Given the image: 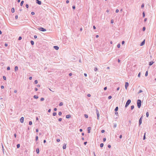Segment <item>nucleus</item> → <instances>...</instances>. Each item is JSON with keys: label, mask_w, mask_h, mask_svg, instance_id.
Here are the masks:
<instances>
[{"label": "nucleus", "mask_w": 156, "mask_h": 156, "mask_svg": "<svg viewBox=\"0 0 156 156\" xmlns=\"http://www.w3.org/2000/svg\"><path fill=\"white\" fill-rule=\"evenodd\" d=\"M62 118H59V119H58V121H62Z\"/></svg>", "instance_id": "48"}, {"label": "nucleus", "mask_w": 156, "mask_h": 156, "mask_svg": "<svg viewBox=\"0 0 156 156\" xmlns=\"http://www.w3.org/2000/svg\"><path fill=\"white\" fill-rule=\"evenodd\" d=\"M143 17H144L145 16V14L144 12H143Z\"/></svg>", "instance_id": "29"}, {"label": "nucleus", "mask_w": 156, "mask_h": 156, "mask_svg": "<svg viewBox=\"0 0 156 156\" xmlns=\"http://www.w3.org/2000/svg\"><path fill=\"white\" fill-rule=\"evenodd\" d=\"M7 69L8 70H9L10 69V68L9 67H8L7 68Z\"/></svg>", "instance_id": "47"}, {"label": "nucleus", "mask_w": 156, "mask_h": 156, "mask_svg": "<svg viewBox=\"0 0 156 156\" xmlns=\"http://www.w3.org/2000/svg\"><path fill=\"white\" fill-rule=\"evenodd\" d=\"M154 63V62H153V61H151L149 62V65L150 66L152 65Z\"/></svg>", "instance_id": "11"}, {"label": "nucleus", "mask_w": 156, "mask_h": 156, "mask_svg": "<svg viewBox=\"0 0 156 156\" xmlns=\"http://www.w3.org/2000/svg\"><path fill=\"white\" fill-rule=\"evenodd\" d=\"M142 116L140 119L139 120V124L140 125L142 123Z\"/></svg>", "instance_id": "5"}, {"label": "nucleus", "mask_w": 156, "mask_h": 156, "mask_svg": "<svg viewBox=\"0 0 156 156\" xmlns=\"http://www.w3.org/2000/svg\"><path fill=\"white\" fill-rule=\"evenodd\" d=\"M34 98H35V99H37L38 98V97L37 96H36V95H34Z\"/></svg>", "instance_id": "18"}, {"label": "nucleus", "mask_w": 156, "mask_h": 156, "mask_svg": "<svg viewBox=\"0 0 156 156\" xmlns=\"http://www.w3.org/2000/svg\"><path fill=\"white\" fill-rule=\"evenodd\" d=\"M140 73H139L138 74V77H140Z\"/></svg>", "instance_id": "44"}, {"label": "nucleus", "mask_w": 156, "mask_h": 156, "mask_svg": "<svg viewBox=\"0 0 156 156\" xmlns=\"http://www.w3.org/2000/svg\"><path fill=\"white\" fill-rule=\"evenodd\" d=\"M57 114V113H56V112H54L53 113V115L54 116H55Z\"/></svg>", "instance_id": "26"}, {"label": "nucleus", "mask_w": 156, "mask_h": 156, "mask_svg": "<svg viewBox=\"0 0 156 156\" xmlns=\"http://www.w3.org/2000/svg\"><path fill=\"white\" fill-rule=\"evenodd\" d=\"M38 30L42 31H46V30L42 27H40L38 28Z\"/></svg>", "instance_id": "3"}, {"label": "nucleus", "mask_w": 156, "mask_h": 156, "mask_svg": "<svg viewBox=\"0 0 156 156\" xmlns=\"http://www.w3.org/2000/svg\"><path fill=\"white\" fill-rule=\"evenodd\" d=\"M120 47V44H118L117 45V47L118 48H119Z\"/></svg>", "instance_id": "32"}, {"label": "nucleus", "mask_w": 156, "mask_h": 156, "mask_svg": "<svg viewBox=\"0 0 156 156\" xmlns=\"http://www.w3.org/2000/svg\"><path fill=\"white\" fill-rule=\"evenodd\" d=\"M116 13H118L119 12V10L118 9H116L115 11Z\"/></svg>", "instance_id": "45"}, {"label": "nucleus", "mask_w": 156, "mask_h": 156, "mask_svg": "<svg viewBox=\"0 0 156 156\" xmlns=\"http://www.w3.org/2000/svg\"><path fill=\"white\" fill-rule=\"evenodd\" d=\"M3 78L4 80H6V77L5 76H3Z\"/></svg>", "instance_id": "39"}, {"label": "nucleus", "mask_w": 156, "mask_h": 156, "mask_svg": "<svg viewBox=\"0 0 156 156\" xmlns=\"http://www.w3.org/2000/svg\"><path fill=\"white\" fill-rule=\"evenodd\" d=\"M87 96H88V97H90L91 96V95H90V94H88V95H87Z\"/></svg>", "instance_id": "58"}, {"label": "nucleus", "mask_w": 156, "mask_h": 156, "mask_svg": "<svg viewBox=\"0 0 156 156\" xmlns=\"http://www.w3.org/2000/svg\"><path fill=\"white\" fill-rule=\"evenodd\" d=\"M1 88L2 89H3L4 88V86H1Z\"/></svg>", "instance_id": "55"}, {"label": "nucleus", "mask_w": 156, "mask_h": 156, "mask_svg": "<svg viewBox=\"0 0 156 156\" xmlns=\"http://www.w3.org/2000/svg\"><path fill=\"white\" fill-rule=\"evenodd\" d=\"M146 116L147 117H148L149 113L148 112H147L146 114Z\"/></svg>", "instance_id": "21"}, {"label": "nucleus", "mask_w": 156, "mask_h": 156, "mask_svg": "<svg viewBox=\"0 0 156 156\" xmlns=\"http://www.w3.org/2000/svg\"><path fill=\"white\" fill-rule=\"evenodd\" d=\"M44 100V98H41V101H43Z\"/></svg>", "instance_id": "42"}, {"label": "nucleus", "mask_w": 156, "mask_h": 156, "mask_svg": "<svg viewBox=\"0 0 156 156\" xmlns=\"http://www.w3.org/2000/svg\"><path fill=\"white\" fill-rule=\"evenodd\" d=\"M112 97L111 96H110L108 97V98L109 99H111L112 98Z\"/></svg>", "instance_id": "37"}, {"label": "nucleus", "mask_w": 156, "mask_h": 156, "mask_svg": "<svg viewBox=\"0 0 156 156\" xmlns=\"http://www.w3.org/2000/svg\"><path fill=\"white\" fill-rule=\"evenodd\" d=\"M60 141V140L59 139H58L57 140V141L58 142H59Z\"/></svg>", "instance_id": "56"}, {"label": "nucleus", "mask_w": 156, "mask_h": 156, "mask_svg": "<svg viewBox=\"0 0 156 156\" xmlns=\"http://www.w3.org/2000/svg\"><path fill=\"white\" fill-rule=\"evenodd\" d=\"M118 107H116V108L115 109V111H118Z\"/></svg>", "instance_id": "28"}, {"label": "nucleus", "mask_w": 156, "mask_h": 156, "mask_svg": "<svg viewBox=\"0 0 156 156\" xmlns=\"http://www.w3.org/2000/svg\"><path fill=\"white\" fill-rule=\"evenodd\" d=\"M145 40H144L143 41H142L141 42V44H140V46H143V45L144 44H145Z\"/></svg>", "instance_id": "9"}, {"label": "nucleus", "mask_w": 156, "mask_h": 156, "mask_svg": "<svg viewBox=\"0 0 156 156\" xmlns=\"http://www.w3.org/2000/svg\"><path fill=\"white\" fill-rule=\"evenodd\" d=\"M11 11L12 13H13L15 12V9L13 8H12L11 9Z\"/></svg>", "instance_id": "16"}, {"label": "nucleus", "mask_w": 156, "mask_h": 156, "mask_svg": "<svg viewBox=\"0 0 156 156\" xmlns=\"http://www.w3.org/2000/svg\"><path fill=\"white\" fill-rule=\"evenodd\" d=\"M20 144H18L17 145V148H19L20 147Z\"/></svg>", "instance_id": "27"}, {"label": "nucleus", "mask_w": 156, "mask_h": 156, "mask_svg": "<svg viewBox=\"0 0 156 156\" xmlns=\"http://www.w3.org/2000/svg\"><path fill=\"white\" fill-rule=\"evenodd\" d=\"M26 6L27 8H28L29 7V5L28 4H26Z\"/></svg>", "instance_id": "41"}, {"label": "nucleus", "mask_w": 156, "mask_h": 156, "mask_svg": "<svg viewBox=\"0 0 156 156\" xmlns=\"http://www.w3.org/2000/svg\"><path fill=\"white\" fill-rule=\"evenodd\" d=\"M69 75L70 76H71L72 75V73H70L69 74Z\"/></svg>", "instance_id": "64"}, {"label": "nucleus", "mask_w": 156, "mask_h": 156, "mask_svg": "<svg viewBox=\"0 0 156 156\" xmlns=\"http://www.w3.org/2000/svg\"><path fill=\"white\" fill-rule=\"evenodd\" d=\"M38 140V137L37 136H36V140L37 141Z\"/></svg>", "instance_id": "35"}, {"label": "nucleus", "mask_w": 156, "mask_h": 156, "mask_svg": "<svg viewBox=\"0 0 156 156\" xmlns=\"http://www.w3.org/2000/svg\"><path fill=\"white\" fill-rule=\"evenodd\" d=\"M107 89V87H105L104 88V90H106Z\"/></svg>", "instance_id": "61"}, {"label": "nucleus", "mask_w": 156, "mask_h": 156, "mask_svg": "<svg viewBox=\"0 0 156 156\" xmlns=\"http://www.w3.org/2000/svg\"><path fill=\"white\" fill-rule=\"evenodd\" d=\"M131 102V100L129 99L127 101L126 103V104L125 106V107L126 108V107H127L128 106V105Z\"/></svg>", "instance_id": "2"}, {"label": "nucleus", "mask_w": 156, "mask_h": 156, "mask_svg": "<svg viewBox=\"0 0 156 156\" xmlns=\"http://www.w3.org/2000/svg\"><path fill=\"white\" fill-rule=\"evenodd\" d=\"M134 108V106L133 105H132L131 106V110H133Z\"/></svg>", "instance_id": "25"}, {"label": "nucleus", "mask_w": 156, "mask_h": 156, "mask_svg": "<svg viewBox=\"0 0 156 156\" xmlns=\"http://www.w3.org/2000/svg\"><path fill=\"white\" fill-rule=\"evenodd\" d=\"M91 129V128L90 127H89L88 128V133H90V130Z\"/></svg>", "instance_id": "13"}, {"label": "nucleus", "mask_w": 156, "mask_h": 156, "mask_svg": "<svg viewBox=\"0 0 156 156\" xmlns=\"http://www.w3.org/2000/svg\"><path fill=\"white\" fill-rule=\"evenodd\" d=\"M101 132L102 133H104L105 132V130H102Z\"/></svg>", "instance_id": "52"}, {"label": "nucleus", "mask_w": 156, "mask_h": 156, "mask_svg": "<svg viewBox=\"0 0 156 156\" xmlns=\"http://www.w3.org/2000/svg\"><path fill=\"white\" fill-rule=\"evenodd\" d=\"M32 77L30 76V77L29 78V80H31L32 79Z\"/></svg>", "instance_id": "59"}, {"label": "nucleus", "mask_w": 156, "mask_h": 156, "mask_svg": "<svg viewBox=\"0 0 156 156\" xmlns=\"http://www.w3.org/2000/svg\"><path fill=\"white\" fill-rule=\"evenodd\" d=\"M71 117V115H66V118L67 119H69Z\"/></svg>", "instance_id": "8"}, {"label": "nucleus", "mask_w": 156, "mask_h": 156, "mask_svg": "<svg viewBox=\"0 0 156 156\" xmlns=\"http://www.w3.org/2000/svg\"><path fill=\"white\" fill-rule=\"evenodd\" d=\"M63 149H65L66 148V145L65 144L63 146Z\"/></svg>", "instance_id": "17"}, {"label": "nucleus", "mask_w": 156, "mask_h": 156, "mask_svg": "<svg viewBox=\"0 0 156 156\" xmlns=\"http://www.w3.org/2000/svg\"><path fill=\"white\" fill-rule=\"evenodd\" d=\"M5 46L6 47V46H7L8 44H6V43H5Z\"/></svg>", "instance_id": "63"}, {"label": "nucleus", "mask_w": 156, "mask_h": 156, "mask_svg": "<svg viewBox=\"0 0 156 156\" xmlns=\"http://www.w3.org/2000/svg\"><path fill=\"white\" fill-rule=\"evenodd\" d=\"M145 75L146 76H147L148 75V72L147 71L146 72Z\"/></svg>", "instance_id": "34"}, {"label": "nucleus", "mask_w": 156, "mask_h": 156, "mask_svg": "<svg viewBox=\"0 0 156 156\" xmlns=\"http://www.w3.org/2000/svg\"><path fill=\"white\" fill-rule=\"evenodd\" d=\"M18 70V67L17 66H16L15 67V71H17Z\"/></svg>", "instance_id": "14"}, {"label": "nucleus", "mask_w": 156, "mask_h": 156, "mask_svg": "<svg viewBox=\"0 0 156 156\" xmlns=\"http://www.w3.org/2000/svg\"><path fill=\"white\" fill-rule=\"evenodd\" d=\"M103 141L104 142L105 141H106V138H104L103 139Z\"/></svg>", "instance_id": "53"}, {"label": "nucleus", "mask_w": 156, "mask_h": 156, "mask_svg": "<svg viewBox=\"0 0 156 156\" xmlns=\"http://www.w3.org/2000/svg\"><path fill=\"white\" fill-rule=\"evenodd\" d=\"M31 14L32 15H34V12H31Z\"/></svg>", "instance_id": "50"}, {"label": "nucleus", "mask_w": 156, "mask_h": 156, "mask_svg": "<svg viewBox=\"0 0 156 156\" xmlns=\"http://www.w3.org/2000/svg\"><path fill=\"white\" fill-rule=\"evenodd\" d=\"M23 2H24L23 1H22L21 2V3H20V5L21 6H22L23 3Z\"/></svg>", "instance_id": "23"}, {"label": "nucleus", "mask_w": 156, "mask_h": 156, "mask_svg": "<svg viewBox=\"0 0 156 156\" xmlns=\"http://www.w3.org/2000/svg\"><path fill=\"white\" fill-rule=\"evenodd\" d=\"M69 0H67V1H66V3H69Z\"/></svg>", "instance_id": "62"}, {"label": "nucleus", "mask_w": 156, "mask_h": 156, "mask_svg": "<svg viewBox=\"0 0 156 156\" xmlns=\"http://www.w3.org/2000/svg\"><path fill=\"white\" fill-rule=\"evenodd\" d=\"M54 48L55 49H56V50H58V49H59V47H58V46H54Z\"/></svg>", "instance_id": "10"}, {"label": "nucleus", "mask_w": 156, "mask_h": 156, "mask_svg": "<svg viewBox=\"0 0 156 156\" xmlns=\"http://www.w3.org/2000/svg\"><path fill=\"white\" fill-rule=\"evenodd\" d=\"M23 120H24V118L23 117H22L20 119V122H21L22 123H23Z\"/></svg>", "instance_id": "6"}, {"label": "nucleus", "mask_w": 156, "mask_h": 156, "mask_svg": "<svg viewBox=\"0 0 156 156\" xmlns=\"http://www.w3.org/2000/svg\"><path fill=\"white\" fill-rule=\"evenodd\" d=\"M103 146H104V144L103 143L101 144L100 145V147H103Z\"/></svg>", "instance_id": "20"}, {"label": "nucleus", "mask_w": 156, "mask_h": 156, "mask_svg": "<svg viewBox=\"0 0 156 156\" xmlns=\"http://www.w3.org/2000/svg\"><path fill=\"white\" fill-rule=\"evenodd\" d=\"M96 113H97V117H98L97 119H99V116H100L99 112L98 109H96Z\"/></svg>", "instance_id": "4"}, {"label": "nucleus", "mask_w": 156, "mask_h": 156, "mask_svg": "<svg viewBox=\"0 0 156 156\" xmlns=\"http://www.w3.org/2000/svg\"><path fill=\"white\" fill-rule=\"evenodd\" d=\"M62 112H59L58 113V115H62Z\"/></svg>", "instance_id": "38"}, {"label": "nucleus", "mask_w": 156, "mask_h": 156, "mask_svg": "<svg viewBox=\"0 0 156 156\" xmlns=\"http://www.w3.org/2000/svg\"><path fill=\"white\" fill-rule=\"evenodd\" d=\"M141 101L140 100H138L137 101V105L139 108H140L141 106Z\"/></svg>", "instance_id": "1"}, {"label": "nucleus", "mask_w": 156, "mask_h": 156, "mask_svg": "<svg viewBox=\"0 0 156 156\" xmlns=\"http://www.w3.org/2000/svg\"><path fill=\"white\" fill-rule=\"evenodd\" d=\"M22 39V37H20L19 38L18 40H20Z\"/></svg>", "instance_id": "40"}, {"label": "nucleus", "mask_w": 156, "mask_h": 156, "mask_svg": "<svg viewBox=\"0 0 156 156\" xmlns=\"http://www.w3.org/2000/svg\"><path fill=\"white\" fill-rule=\"evenodd\" d=\"M129 86V83L128 82H126L125 83V88L127 89L128 87Z\"/></svg>", "instance_id": "7"}, {"label": "nucleus", "mask_w": 156, "mask_h": 156, "mask_svg": "<svg viewBox=\"0 0 156 156\" xmlns=\"http://www.w3.org/2000/svg\"><path fill=\"white\" fill-rule=\"evenodd\" d=\"M36 152L37 154H38L39 153V148H37L36 149Z\"/></svg>", "instance_id": "15"}, {"label": "nucleus", "mask_w": 156, "mask_h": 156, "mask_svg": "<svg viewBox=\"0 0 156 156\" xmlns=\"http://www.w3.org/2000/svg\"><path fill=\"white\" fill-rule=\"evenodd\" d=\"M34 83L35 84H37L38 83V81H37V80H35L34 81Z\"/></svg>", "instance_id": "33"}, {"label": "nucleus", "mask_w": 156, "mask_h": 156, "mask_svg": "<svg viewBox=\"0 0 156 156\" xmlns=\"http://www.w3.org/2000/svg\"><path fill=\"white\" fill-rule=\"evenodd\" d=\"M30 43L32 45H33L34 44V42L33 41H30Z\"/></svg>", "instance_id": "19"}, {"label": "nucleus", "mask_w": 156, "mask_h": 156, "mask_svg": "<svg viewBox=\"0 0 156 156\" xmlns=\"http://www.w3.org/2000/svg\"><path fill=\"white\" fill-rule=\"evenodd\" d=\"M87 142H84V144L85 145H86L87 143Z\"/></svg>", "instance_id": "60"}, {"label": "nucleus", "mask_w": 156, "mask_h": 156, "mask_svg": "<svg viewBox=\"0 0 156 156\" xmlns=\"http://www.w3.org/2000/svg\"><path fill=\"white\" fill-rule=\"evenodd\" d=\"M124 43H125V41H123L122 43V44H124Z\"/></svg>", "instance_id": "51"}, {"label": "nucleus", "mask_w": 156, "mask_h": 156, "mask_svg": "<svg viewBox=\"0 0 156 156\" xmlns=\"http://www.w3.org/2000/svg\"><path fill=\"white\" fill-rule=\"evenodd\" d=\"M84 116L86 118H88V115L87 114H85L84 115Z\"/></svg>", "instance_id": "24"}, {"label": "nucleus", "mask_w": 156, "mask_h": 156, "mask_svg": "<svg viewBox=\"0 0 156 156\" xmlns=\"http://www.w3.org/2000/svg\"><path fill=\"white\" fill-rule=\"evenodd\" d=\"M145 27H144L143 28V31H144L145 30Z\"/></svg>", "instance_id": "36"}, {"label": "nucleus", "mask_w": 156, "mask_h": 156, "mask_svg": "<svg viewBox=\"0 0 156 156\" xmlns=\"http://www.w3.org/2000/svg\"><path fill=\"white\" fill-rule=\"evenodd\" d=\"M72 7L73 9H75V6H73Z\"/></svg>", "instance_id": "54"}, {"label": "nucleus", "mask_w": 156, "mask_h": 156, "mask_svg": "<svg viewBox=\"0 0 156 156\" xmlns=\"http://www.w3.org/2000/svg\"><path fill=\"white\" fill-rule=\"evenodd\" d=\"M108 147L109 148H110L111 147V146L110 145H108Z\"/></svg>", "instance_id": "49"}, {"label": "nucleus", "mask_w": 156, "mask_h": 156, "mask_svg": "<svg viewBox=\"0 0 156 156\" xmlns=\"http://www.w3.org/2000/svg\"><path fill=\"white\" fill-rule=\"evenodd\" d=\"M144 4H143L141 6V8H143L144 7Z\"/></svg>", "instance_id": "31"}, {"label": "nucleus", "mask_w": 156, "mask_h": 156, "mask_svg": "<svg viewBox=\"0 0 156 156\" xmlns=\"http://www.w3.org/2000/svg\"><path fill=\"white\" fill-rule=\"evenodd\" d=\"M145 134H146V133H144V138H143L144 140H145Z\"/></svg>", "instance_id": "43"}, {"label": "nucleus", "mask_w": 156, "mask_h": 156, "mask_svg": "<svg viewBox=\"0 0 156 156\" xmlns=\"http://www.w3.org/2000/svg\"><path fill=\"white\" fill-rule=\"evenodd\" d=\"M63 105V103L62 102H60L59 104L60 106H61Z\"/></svg>", "instance_id": "22"}, {"label": "nucleus", "mask_w": 156, "mask_h": 156, "mask_svg": "<svg viewBox=\"0 0 156 156\" xmlns=\"http://www.w3.org/2000/svg\"><path fill=\"white\" fill-rule=\"evenodd\" d=\"M34 38L36 39L37 37V36L36 35H34Z\"/></svg>", "instance_id": "46"}, {"label": "nucleus", "mask_w": 156, "mask_h": 156, "mask_svg": "<svg viewBox=\"0 0 156 156\" xmlns=\"http://www.w3.org/2000/svg\"><path fill=\"white\" fill-rule=\"evenodd\" d=\"M37 2V3L39 4V5H41V2L40 1H39L38 0H36Z\"/></svg>", "instance_id": "12"}, {"label": "nucleus", "mask_w": 156, "mask_h": 156, "mask_svg": "<svg viewBox=\"0 0 156 156\" xmlns=\"http://www.w3.org/2000/svg\"><path fill=\"white\" fill-rule=\"evenodd\" d=\"M32 124V122L31 121H30L29 122V125H31Z\"/></svg>", "instance_id": "30"}, {"label": "nucleus", "mask_w": 156, "mask_h": 156, "mask_svg": "<svg viewBox=\"0 0 156 156\" xmlns=\"http://www.w3.org/2000/svg\"><path fill=\"white\" fill-rule=\"evenodd\" d=\"M94 70L95 71H96L97 70V69L96 68H94Z\"/></svg>", "instance_id": "57"}]
</instances>
